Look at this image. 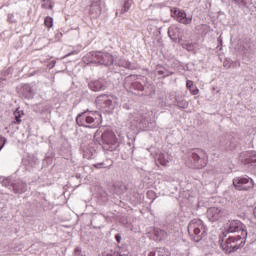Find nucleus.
<instances>
[{
    "instance_id": "obj_15",
    "label": "nucleus",
    "mask_w": 256,
    "mask_h": 256,
    "mask_svg": "<svg viewBox=\"0 0 256 256\" xmlns=\"http://www.w3.org/2000/svg\"><path fill=\"white\" fill-rule=\"evenodd\" d=\"M245 159L242 160L244 165H251V166H255L256 165V156L255 155H251L249 152H247L245 154Z\"/></svg>"
},
{
    "instance_id": "obj_30",
    "label": "nucleus",
    "mask_w": 256,
    "mask_h": 256,
    "mask_svg": "<svg viewBox=\"0 0 256 256\" xmlns=\"http://www.w3.org/2000/svg\"><path fill=\"white\" fill-rule=\"evenodd\" d=\"M115 239H116L117 243H121V235L116 234Z\"/></svg>"
},
{
    "instance_id": "obj_21",
    "label": "nucleus",
    "mask_w": 256,
    "mask_h": 256,
    "mask_svg": "<svg viewBox=\"0 0 256 256\" xmlns=\"http://www.w3.org/2000/svg\"><path fill=\"white\" fill-rule=\"evenodd\" d=\"M44 25L47 29H51V27H53V17L47 16L44 19Z\"/></svg>"
},
{
    "instance_id": "obj_29",
    "label": "nucleus",
    "mask_w": 256,
    "mask_h": 256,
    "mask_svg": "<svg viewBox=\"0 0 256 256\" xmlns=\"http://www.w3.org/2000/svg\"><path fill=\"white\" fill-rule=\"evenodd\" d=\"M90 5H101V0H90Z\"/></svg>"
},
{
    "instance_id": "obj_31",
    "label": "nucleus",
    "mask_w": 256,
    "mask_h": 256,
    "mask_svg": "<svg viewBox=\"0 0 256 256\" xmlns=\"http://www.w3.org/2000/svg\"><path fill=\"white\" fill-rule=\"evenodd\" d=\"M56 39H61V37H63V33L61 32H58L56 35H55Z\"/></svg>"
},
{
    "instance_id": "obj_8",
    "label": "nucleus",
    "mask_w": 256,
    "mask_h": 256,
    "mask_svg": "<svg viewBox=\"0 0 256 256\" xmlns=\"http://www.w3.org/2000/svg\"><path fill=\"white\" fill-rule=\"evenodd\" d=\"M207 219L211 221V223H215L217 221H221L225 217V211L219 207H210L207 212Z\"/></svg>"
},
{
    "instance_id": "obj_10",
    "label": "nucleus",
    "mask_w": 256,
    "mask_h": 256,
    "mask_svg": "<svg viewBox=\"0 0 256 256\" xmlns=\"http://www.w3.org/2000/svg\"><path fill=\"white\" fill-rule=\"evenodd\" d=\"M96 104L98 105V107H102V109H105L107 107H111V105L113 104V100H111L108 95L104 94L96 98Z\"/></svg>"
},
{
    "instance_id": "obj_14",
    "label": "nucleus",
    "mask_w": 256,
    "mask_h": 256,
    "mask_svg": "<svg viewBox=\"0 0 256 256\" xmlns=\"http://www.w3.org/2000/svg\"><path fill=\"white\" fill-rule=\"evenodd\" d=\"M14 115V121H12V125H21L22 121L21 118L25 116V112L23 110H19V108L16 109V111L13 113Z\"/></svg>"
},
{
    "instance_id": "obj_7",
    "label": "nucleus",
    "mask_w": 256,
    "mask_h": 256,
    "mask_svg": "<svg viewBox=\"0 0 256 256\" xmlns=\"http://www.w3.org/2000/svg\"><path fill=\"white\" fill-rule=\"evenodd\" d=\"M171 16L176 17L177 21L182 25H191L193 21V17H187V13L177 7L171 8Z\"/></svg>"
},
{
    "instance_id": "obj_25",
    "label": "nucleus",
    "mask_w": 256,
    "mask_h": 256,
    "mask_svg": "<svg viewBox=\"0 0 256 256\" xmlns=\"http://www.w3.org/2000/svg\"><path fill=\"white\" fill-rule=\"evenodd\" d=\"M95 169H109V167H105V163H97L94 164Z\"/></svg>"
},
{
    "instance_id": "obj_11",
    "label": "nucleus",
    "mask_w": 256,
    "mask_h": 256,
    "mask_svg": "<svg viewBox=\"0 0 256 256\" xmlns=\"http://www.w3.org/2000/svg\"><path fill=\"white\" fill-rule=\"evenodd\" d=\"M101 13H103L101 5L90 4L89 15L91 19H99V17H101Z\"/></svg>"
},
{
    "instance_id": "obj_5",
    "label": "nucleus",
    "mask_w": 256,
    "mask_h": 256,
    "mask_svg": "<svg viewBox=\"0 0 256 256\" xmlns=\"http://www.w3.org/2000/svg\"><path fill=\"white\" fill-rule=\"evenodd\" d=\"M92 63H98V65H113L115 58L113 55L107 52H92Z\"/></svg>"
},
{
    "instance_id": "obj_4",
    "label": "nucleus",
    "mask_w": 256,
    "mask_h": 256,
    "mask_svg": "<svg viewBox=\"0 0 256 256\" xmlns=\"http://www.w3.org/2000/svg\"><path fill=\"white\" fill-rule=\"evenodd\" d=\"M237 191H250L255 187V182L249 176H238L232 180Z\"/></svg>"
},
{
    "instance_id": "obj_26",
    "label": "nucleus",
    "mask_w": 256,
    "mask_h": 256,
    "mask_svg": "<svg viewBox=\"0 0 256 256\" xmlns=\"http://www.w3.org/2000/svg\"><path fill=\"white\" fill-rule=\"evenodd\" d=\"M6 140L3 136H0V151L5 147Z\"/></svg>"
},
{
    "instance_id": "obj_2",
    "label": "nucleus",
    "mask_w": 256,
    "mask_h": 256,
    "mask_svg": "<svg viewBox=\"0 0 256 256\" xmlns=\"http://www.w3.org/2000/svg\"><path fill=\"white\" fill-rule=\"evenodd\" d=\"M188 233L193 241L199 243L207 235V226L201 219H193L188 224Z\"/></svg>"
},
{
    "instance_id": "obj_20",
    "label": "nucleus",
    "mask_w": 256,
    "mask_h": 256,
    "mask_svg": "<svg viewBox=\"0 0 256 256\" xmlns=\"http://www.w3.org/2000/svg\"><path fill=\"white\" fill-rule=\"evenodd\" d=\"M156 161L163 167H167L169 163V160L165 159V154H159Z\"/></svg>"
},
{
    "instance_id": "obj_3",
    "label": "nucleus",
    "mask_w": 256,
    "mask_h": 256,
    "mask_svg": "<svg viewBox=\"0 0 256 256\" xmlns=\"http://www.w3.org/2000/svg\"><path fill=\"white\" fill-rule=\"evenodd\" d=\"M222 251L229 255L230 253H235L241 247H245V240L238 235V236H230L225 241H222L220 244Z\"/></svg>"
},
{
    "instance_id": "obj_16",
    "label": "nucleus",
    "mask_w": 256,
    "mask_h": 256,
    "mask_svg": "<svg viewBox=\"0 0 256 256\" xmlns=\"http://www.w3.org/2000/svg\"><path fill=\"white\" fill-rule=\"evenodd\" d=\"M148 256H171V252L167 248H159L155 252H150Z\"/></svg>"
},
{
    "instance_id": "obj_28",
    "label": "nucleus",
    "mask_w": 256,
    "mask_h": 256,
    "mask_svg": "<svg viewBox=\"0 0 256 256\" xmlns=\"http://www.w3.org/2000/svg\"><path fill=\"white\" fill-rule=\"evenodd\" d=\"M194 85H193V81H191V80H187L186 81V87H187V89H190L191 87H193Z\"/></svg>"
},
{
    "instance_id": "obj_27",
    "label": "nucleus",
    "mask_w": 256,
    "mask_h": 256,
    "mask_svg": "<svg viewBox=\"0 0 256 256\" xmlns=\"http://www.w3.org/2000/svg\"><path fill=\"white\" fill-rule=\"evenodd\" d=\"M74 256H85V255L81 254V248H75Z\"/></svg>"
},
{
    "instance_id": "obj_1",
    "label": "nucleus",
    "mask_w": 256,
    "mask_h": 256,
    "mask_svg": "<svg viewBox=\"0 0 256 256\" xmlns=\"http://www.w3.org/2000/svg\"><path fill=\"white\" fill-rule=\"evenodd\" d=\"M76 123L79 127L97 129V126L101 125V114L97 112H83L76 117Z\"/></svg>"
},
{
    "instance_id": "obj_12",
    "label": "nucleus",
    "mask_w": 256,
    "mask_h": 256,
    "mask_svg": "<svg viewBox=\"0 0 256 256\" xmlns=\"http://www.w3.org/2000/svg\"><path fill=\"white\" fill-rule=\"evenodd\" d=\"M192 159L194 161V167L196 169H203V167L207 166V159L201 158L197 153L192 154Z\"/></svg>"
},
{
    "instance_id": "obj_22",
    "label": "nucleus",
    "mask_w": 256,
    "mask_h": 256,
    "mask_svg": "<svg viewBox=\"0 0 256 256\" xmlns=\"http://www.w3.org/2000/svg\"><path fill=\"white\" fill-rule=\"evenodd\" d=\"M131 9V3H129V0H126L123 6V13H127Z\"/></svg>"
},
{
    "instance_id": "obj_9",
    "label": "nucleus",
    "mask_w": 256,
    "mask_h": 256,
    "mask_svg": "<svg viewBox=\"0 0 256 256\" xmlns=\"http://www.w3.org/2000/svg\"><path fill=\"white\" fill-rule=\"evenodd\" d=\"M228 231L229 233H239V231H241L242 237H244V239L247 237V230H245V225L242 224V222L239 220L230 221Z\"/></svg>"
},
{
    "instance_id": "obj_13",
    "label": "nucleus",
    "mask_w": 256,
    "mask_h": 256,
    "mask_svg": "<svg viewBox=\"0 0 256 256\" xmlns=\"http://www.w3.org/2000/svg\"><path fill=\"white\" fill-rule=\"evenodd\" d=\"M88 85L92 91H103L105 89V80H94Z\"/></svg>"
},
{
    "instance_id": "obj_6",
    "label": "nucleus",
    "mask_w": 256,
    "mask_h": 256,
    "mask_svg": "<svg viewBox=\"0 0 256 256\" xmlns=\"http://www.w3.org/2000/svg\"><path fill=\"white\" fill-rule=\"evenodd\" d=\"M102 144L108 151H113V147L117 145V136L114 131L106 130L101 135Z\"/></svg>"
},
{
    "instance_id": "obj_17",
    "label": "nucleus",
    "mask_w": 256,
    "mask_h": 256,
    "mask_svg": "<svg viewBox=\"0 0 256 256\" xmlns=\"http://www.w3.org/2000/svg\"><path fill=\"white\" fill-rule=\"evenodd\" d=\"M114 189L118 195H121L125 193V191H127V186L123 182H116L114 185Z\"/></svg>"
},
{
    "instance_id": "obj_23",
    "label": "nucleus",
    "mask_w": 256,
    "mask_h": 256,
    "mask_svg": "<svg viewBox=\"0 0 256 256\" xmlns=\"http://www.w3.org/2000/svg\"><path fill=\"white\" fill-rule=\"evenodd\" d=\"M191 95H199V88H197V86H193L191 88H188Z\"/></svg>"
},
{
    "instance_id": "obj_24",
    "label": "nucleus",
    "mask_w": 256,
    "mask_h": 256,
    "mask_svg": "<svg viewBox=\"0 0 256 256\" xmlns=\"http://www.w3.org/2000/svg\"><path fill=\"white\" fill-rule=\"evenodd\" d=\"M133 88L136 89L137 91H143L144 87L142 86L141 83L136 82L133 84Z\"/></svg>"
},
{
    "instance_id": "obj_32",
    "label": "nucleus",
    "mask_w": 256,
    "mask_h": 256,
    "mask_svg": "<svg viewBox=\"0 0 256 256\" xmlns=\"http://www.w3.org/2000/svg\"><path fill=\"white\" fill-rule=\"evenodd\" d=\"M183 47H184L185 49H189V47H191V45H183Z\"/></svg>"
},
{
    "instance_id": "obj_18",
    "label": "nucleus",
    "mask_w": 256,
    "mask_h": 256,
    "mask_svg": "<svg viewBox=\"0 0 256 256\" xmlns=\"http://www.w3.org/2000/svg\"><path fill=\"white\" fill-rule=\"evenodd\" d=\"M154 235L157 241H163L167 237V232L162 229L155 228Z\"/></svg>"
},
{
    "instance_id": "obj_19",
    "label": "nucleus",
    "mask_w": 256,
    "mask_h": 256,
    "mask_svg": "<svg viewBox=\"0 0 256 256\" xmlns=\"http://www.w3.org/2000/svg\"><path fill=\"white\" fill-rule=\"evenodd\" d=\"M42 9H50L53 11V0H41Z\"/></svg>"
}]
</instances>
